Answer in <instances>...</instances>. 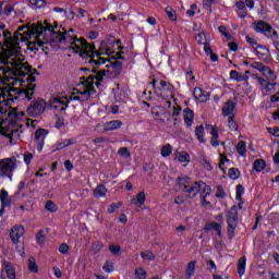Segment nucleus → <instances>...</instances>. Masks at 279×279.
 Listing matches in <instances>:
<instances>
[{"mask_svg":"<svg viewBox=\"0 0 279 279\" xmlns=\"http://www.w3.org/2000/svg\"><path fill=\"white\" fill-rule=\"evenodd\" d=\"M203 197H208V195H210V191H211V189H210V185H205V184H203Z\"/></svg>","mask_w":279,"mask_h":279,"instance_id":"052dcab7","label":"nucleus"},{"mask_svg":"<svg viewBox=\"0 0 279 279\" xmlns=\"http://www.w3.org/2000/svg\"><path fill=\"white\" fill-rule=\"evenodd\" d=\"M141 256L144 260H156V255L151 251H144L141 253Z\"/></svg>","mask_w":279,"mask_h":279,"instance_id":"ea45409f","label":"nucleus"},{"mask_svg":"<svg viewBox=\"0 0 279 279\" xmlns=\"http://www.w3.org/2000/svg\"><path fill=\"white\" fill-rule=\"evenodd\" d=\"M64 167H65L66 171H72L73 170V163L71 162V160H65L64 161Z\"/></svg>","mask_w":279,"mask_h":279,"instance_id":"774afa93","label":"nucleus"},{"mask_svg":"<svg viewBox=\"0 0 279 279\" xmlns=\"http://www.w3.org/2000/svg\"><path fill=\"white\" fill-rule=\"evenodd\" d=\"M109 251L111 254H113V256H119V254H121V246L111 244L109 245Z\"/></svg>","mask_w":279,"mask_h":279,"instance_id":"49530a36","label":"nucleus"},{"mask_svg":"<svg viewBox=\"0 0 279 279\" xmlns=\"http://www.w3.org/2000/svg\"><path fill=\"white\" fill-rule=\"evenodd\" d=\"M205 230H215L216 234L221 236V225H219L218 222L207 223L205 227Z\"/></svg>","mask_w":279,"mask_h":279,"instance_id":"c85d7f7f","label":"nucleus"},{"mask_svg":"<svg viewBox=\"0 0 279 279\" xmlns=\"http://www.w3.org/2000/svg\"><path fill=\"white\" fill-rule=\"evenodd\" d=\"M239 175H241V171L238 168L229 169V178L231 180H239Z\"/></svg>","mask_w":279,"mask_h":279,"instance_id":"a19ab883","label":"nucleus"},{"mask_svg":"<svg viewBox=\"0 0 279 279\" xmlns=\"http://www.w3.org/2000/svg\"><path fill=\"white\" fill-rule=\"evenodd\" d=\"M183 119L189 128L193 125L194 113L193 110L186 108L183 110Z\"/></svg>","mask_w":279,"mask_h":279,"instance_id":"393cba45","label":"nucleus"},{"mask_svg":"<svg viewBox=\"0 0 279 279\" xmlns=\"http://www.w3.org/2000/svg\"><path fill=\"white\" fill-rule=\"evenodd\" d=\"M0 278L16 279V270H14V266H12V263L8 260H2V270Z\"/></svg>","mask_w":279,"mask_h":279,"instance_id":"ddd939ff","label":"nucleus"},{"mask_svg":"<svg viewBox=\"0 0 279 279\" xmlns=\"http://www.w3.org/2000/svg\"><path fill=\"white\" fill-rule=\"evenodd\" d=\"M36 241H37L38 245H43L45 243V231H39L36 234Z\"/></svg>","mask_w":279,"mask_h":279,"instance_id":"5fc2aeb1","label":"nucleus"},{"mask_svg":"<svg viewBox=\"0 0 279 279\" xmlns=\"http://www.w3.org/2000/svg\"><path fill=\"white\" fill-rule=\"evenodd\" d=\"M251 66L252 69L259 71V73H262V75H264V77H266L268 82H276L277 80L276 73L274 72V70L269 69V66L264 65L260 62H253Z\"/></svg>","mask_w":279,"mask_h":279,"instance_id":"9b49d317","label":"nucleus"},{"mask_svg":"<svg viewBox=\"0 0 279 279\" xmlns=\"http://www.w3.org/2000/svg\"><path fill=\"white\" fill-rule=\"evenodd\" d=\"M117 101H123L125 99V93L118 90V94H116Z\"/></svg>","mask_w":279,"mask_h":279,"instance_id":"e2e57ef3","label":"nucleus"},{"mask_svg":"<svg viewBox=\"0 0 279 279\" xmlns=\"http://www.w3.org/2000/svg\"><path fill=\"white\" fill-rule=\"evenodd\" d=\"M14 11V5L12 4H7L3 9V12L5 14V16H10Z\"/></svg>","mask_w":279,"mask_h":279,"instance_id":"4d7b16f0","label":"nucleus"},{"mask_svg":"<svg viewBox=\"0 0 279 279\" xmlns=\"http://www.w3.org/2000/svg\"><path fill=\"white\" fill-rule=\"evenodd\" d=\"M228 162V157L223 154H220V162H219V168L223 169L222 167Z\"/></svg>","mask_w":279,"mask_h":279,"instance_id":"680f3d73","label":"nucleus"},{"mask_svg":"<svg viewBox=\"0 0 279 279\" xmlns=\"http://www.w3.org/2000/svg\"><path fill=\"white\" fill-rule=\"evenodd\" d=\"M227 223H228V227H227L228 239L232 241L234 239V231L239 226V211L236 209V206H233L228 210Z\"/></svg>","mask_w":279,"mask_h":279,"instance_id":"6e6552de","label":"nucleus"},{"mask_svg":"<svg viewBox=\"0 0 279 279\" xmlns=\"http://www.w3.org/2000/svg\"><path fill=\"white\" fill-rule=\"evenodd\" d=\"M106 193H108V189H106V185L99 184L94 190L95 197H106Z\"/></svg>","mask_w":279,"mask_h":279,"instance_id":"bb28decb","label":"nucleus"},{"mask_svg":"<svg viewBox=\"0 0 279 279\" xmlns=\"http://www.w3.org/2000/svg\"><path fill=\"white\" fill-rule=\"evenodd\" d=\"M179 186H183V193H187V197L190 199H195L197 197V193L202 191V186H204L203 181H196L191 183V179L189 177H179L178 178Z\"/></svg>","mask_w":279,"mask_h":279,"instance_id":"423d86ee","label":"nucleus"},{"mask_svg":"<svg viewBox=\"0 0 279 279\" xmlns=\"http://www.w3.org/2000/svg\"><path fill=\"white\" fill-rule=\"evenodd\" d=\"M175 156L179 162H191V155H189V153L186 151L177 153Z\"/></svg>","mask_w":279,"mask_h":279,"instance_id":"c756f323","label":"nucleus"},{"mask_svg":"<svg viewBox=\"0 0 279 279\" xmlns=\"http://www.w3.org/2000/svg\"><path fill=\"white\" fill-rule=\"evenodd\" d=\"M50 110H56V112H64L69 108V98L66 97H53L48 101Z\"/></svg>","mask_w":279,"mask_h":279,"instance_id":"9d476101","label":"nucleus"},{"mask_svg":"<svg viewBox=\"0 0 279 279\" xmlns=\"http://www.w3.org/2000/svg\"><path fill=\"white\" fill-rule=\"evenodd\" d=\"M231 80H235V82H247L250 77L245 74L239 73L236 70H232L230 72Z\"/></svg>","mask_w":279,"mask_h":279,"instance_id":"a878e982","label":"nucleus"},{"mask_svg":"<svg viewBox=\"0 0 279 279\" xmlns=\"http://www.w3.org/2000/svg\"><path fill=\"white\" fill-rule=\"evenodd\" d=\"M122 52H117L116 58L108 59L106 64V68L109 69L110 73H113L114 75H121V71H123V63H121L119 60H123Z\"/></svg>","mask_w":279,"mask_h":279,"instance_id":"1a4fd4ad","label":"nucleus"},{"mask_svg":"<svg viewBox=\"0 0 279 279\" xmlns=\"http://www.w3.org/2000/svg\"><path fill=\"white\" fill-rule=\"evenodd\" d=\"M88 46L92 47V50L87 52V58H83V60L85 64H92L94 66L92 69L93 73H97V69L108 62L109 59L101 56H110L112 53V44L101 41L98 50H96L95 44H88Z\"/></svg>","mask_w":279,"mask_h":279,"instance_id":"20e7f679","label":"nucleus"},{"mask_svg":"<svg viewBox=\"0 0 279 279\" xmlns=\"http://www.w3.org/2000/svg\"><path fill=\"white\" fill-rule=\"evenodd\" d=\"M228 128L229 130H231V132H236L239 130V124H236V120H234V117H229Z\"/></svg>","mask_w":279,"mask_h":279,"instance_id":"e433bc0d","label":"nucleus"},{"mask_svg":"<svg viewBox=\"0 0 279 279\" xmlns=\"http://www.w3.org/2000/svg\"><path fill=\"white\" fill-rule=\"evenodd\" d=\"M135 278L136 279H146L147 278V272L143 268H138L135 271Z\"/></svg>","mask_w":279,"mask_h":279,"instance_id":"8fccbe9b","label":"nucleus"},{"mask_svg":"<svg viewBox=\"0 0 279 279\" xmlns=\"http://www.w3.org/2000/svg\"><path fill=\"white\" fill-rule=\"evenodd\" d=\"M216 197H226V192H223V187L218 186V192L216 193Z\"/></svg>","mask_w":279,"mask_h":279,"instance_id":"338daca9","label":"nucleus"},{"mask_svg":"<svg viewBox=\"0 0 279 279\" xmlns=\"http://www.w3.org/2000/svg\"><path fill=\"white\" fill-rule=\"evenodd\" d=\"M265 167H266V163H265V160H263V159H257L253 163V169H254V171H257V172L263 171V169H265Z\"/></svg>","mask_w":279,"mask_h":279,"instance_id":"2f4dec72","label":"nucleus"},{"mask_svg":"<svg viewBox=\"0 0 279 279\" xmlns=\"http://www.w3.org/2000/svg\"><path fill=\"white\" fill-rule=\"evenodd\" d=\"M195 134H196L199 143H204V125L196 126Z\"/></svg>","mask_w":279,"mask_h":279,"instance_id":"58836bf2","label":"nucleus"},{"mask_svg":"<svg viewBox=\"0 0 279 279\" xmlns=\"http://www.w3.org/2000/svg\"><path fill=\"white\" fill-rule=\"evenodd\" d=\"M0 202L2 207H8L12 206V197L5 190L0 191Z\"/></svg>","mask_w":279,"mask_h":279,"instance_id":"aec40b11","label":"nucleus"},{"mask_svg":"<svg viewBox=\"0 0 279 279\" xmlns=\"http://www.w3.org/2000/svg\"><path fill=\"white\" fill-rule=\"evenodd\" d=\"M145 199H147V197L145 196V192H140L131 199V204H133L137 208H141V206L145 204Z\"/></svg>","mask_w":279,"mask_h":279,"instance_id":"4be33fe9","label":"nucleus"},{"mask_svg":"<svg viewBox=\"0 0 279 279\" xmlns=\"http://www.w3.org/2000/svg\"><path fill=\"white\" fill-rule=\"evenodd\" d=\"M104 271H107V274H110V271H114V264L110 260H107L102 267Z\"/></svg>","mask_w":279,"mask_h":279,"instance_id":"de8ad7c7","label":"nucleus"},{"mask_svg":"<svg viewBox=\"0 0 279 279\" xmlns=\"http://www.w3.org/2000/svg\"><path fill=\"white\" fill-rule=\"evenodd\" d=\"M93 254H99V252H101V250H104V243L102 242H94L92 244V247H90Z\"/></svg>","mask_w":279,"mask_h":279,"instance_id":"c9c22d12","label":"nucleus"},{"mask_svg":"<svg viewBox=\"0 0 279 279\" xmlns=\"http://www.w3.org/2000/svg\"><path fill=\"white\" fill-rule=\"evenodd\" d=\"M258 84L262 86V89L269 83V80H265L263 77H257Z\"/></svg>","mask_w":279,"mask_h":279,"instance_id":"0e129e2a","label":"nucleus"},{"mask_svg":"<svg viewBox=\"0 0 279 279\" xmlns=\"http://www.w3.org/2000/svg\"><path fill=\"white\" fill-rule=\"evenodd\" d=\"M31 5H35L36 8H45L47 2L45 0H29Z\"/></svg>","mask_w":279,"mask_h":279,"instance_id":"3c124183","label":"nucleus"},{"mask_svg":"<svg viewBox=\"0 0 279 279\" xmlns=\"http://www.w3.org/2000/svg\"><path fill=\"white\" fill-rule=\"evenodd\" d=\"M208 128L211 129V131H210V134H211L210 144L213 145V147L219 146V130H217V126L209 125Z\"/></svg>","mask_w":279,"mask_h":279,"instance_id":"b1692460","label":"nucleus"},{"mask_svg":"<svg viewBox=\"0 0 279 279\" xmlns=\"http://www.w3.org/2000/svg\"><path fill=\"white\" fill-rule=\"evenodd\" d=\"M25 234V227L23 225H15L11 230H10V238L12 243L16 245V243H20L21 238H23Z\"/></svg>","mask_w":279,"mask_h":279,"instance_id":"4468645a","label":"nucleus"},{"mask_svg":"<svg viewBox=\"0 0 279 279\" xmlns=\"http://www.w3.org/2000/svg\"><path fill=\"white\" fill-rule=\"evenodd\" d=\"M75 138H66L61 142H58L52 146V151H60V149H64V147H69L71 145H75Z\"/></svg>","mask_w":279,"mask_h":279,"instance_id":"6ab92c4d","label":"nucleus"},{"mask_svg":"<svg viewBox=\"0 0 279 279\" xmlns=\"http://www.w3.org/2000/svg\"><path fill=\"white\" fill-rule=\"evenodd\" d=\"M185 274L186 276H189V278H191L192 276H195V262H190L187 264Z\"/></svg>","mask_w":279,"mask_h":279,"instance_id":"4c0bfd02","label":"nucleus"},{"mask_svg":"<svg viewBox=\"0 0 279 279\" xmlns=\"http://www.w3.org/2000/svg\"><path fill=\"white\" fill-rule=\"evenodd\" d=\"M234 108H236V104L232 100H228L222 106V114L223 117H229V114H232L234 112Z\"/></svg>","mask_w":279,"mask_h":279,"instance_id":"5701e85b","label":"nucleus"},{"mask_svg":"<svg viewBox=\"0 0 279 279\" xmlns=\"http://www.w3.org/2000/svg\"><path fill=\"white\" fill-rule=\"evenodd\" d=\"M1 72V80L2 82L0 83V88L3 92L1 97H5V93H8V89L5 87H2L3 84H8L11 80H20V82H27V88H22V89H16L17 96L15 99H27L28 101L32 100V97H34V90L36 88V85H34V82H36V76L38 75V70L32 69V65H29V72L22 73V74H13V75H5ZM23 77H26L23 80Z\"/></svg>","mask_w":279,"mask_h":279,"instance_id":"7ed1b4c3","label":"nucleus"},{"mask_svg":"<svg viewBox=\"0 0 279 279\" xmlns=\"http://www.w3.org/2000/svg\"><path fill=\"white\" fill-rule=\"evenodd\" d=\"M46 210H49V213H57L58 211V206L54 205L53 202L47 201L45 205Z\"/></svg>","mask_w":279,"mask_h":279,"instance_id":"c03bdc74","label":"nucleus"},{"mask_svg":"<svg viewBox=\"0 0 279 279\" xmlns=\"http://www.w3.org/2000/svg\"><path fill=\"white\" fill-rule=\"evenodd\" d=\"M247 263V258L245 256H242L238 262V274L239 276L245 275V265Z\"/></svg>","mask_w":279,"mask_h":279,"instance_id":"cd10ccee","label":"nucleus"},{"mask_svg":"<svg viewBox=\"0 0 279 279\" xmlns=\"http://www.w3.org/2000/svg\"><path fill=\"white\" fill-rule=\"evenodd\" d=\"M201 165L206 169V171H213V165L206 158H202Z\"/></svg>","mask_w":279,"mask_h":279,"instance_id":"603ef678","label":"nucleus"},{"mask_svg":"<svg viewBox=\"0 0 279 279\" xmlns=\"http://www.w3.org/2000/svg\"><path fill=\"white\" fill-rule=\"evenodd\" d=\"M43 24V28L51 27L50 31H41L40 38L37 37V47H43V45H47V43L51 40H59L62 43L64 40L70 45V49L73 53H78L80 58H88V52L92 51V47L88 46V41L84 37L77 38L76 35L73 34V29L68 33H62L60 31H56L58 25L53 27V25L49 24L45 21Z\"/></svg>","mask_w":279,"mask_h":279,"instance_id":"f03ea898","label":"nucleus"},{"mask_svg":"<svg viewBox=\"0 0 279 279\" xmlns=\"http://www.w3.org/2000/svg\"><path fill=\"white\" fill-rule=\"evenodd\" d=\"M59 252L61 254H69V245L66 243H63L59 246Z\"/></svg>","mask_w":279,"mask_h":279,"instance_id":"bf43d9fd","label":"nucleus"},{"mask_svg":"<svg viewBox=\"0 0 279 279\" xmlns=\"http://www.w3.org/2000/svg\"><path fill=\"white\" fill-rule=\"evenodd\" d=\"M264 95H271L274 90H276V83H271L268 81V84L262 88Z\"/></svg>","mask_w":279,"mask_h":279,"instance_id":"7c9ffc66","label":"nucleus"},{"mask_svg":"<svg viewBox=\"0 0 279 279\" xmlns=\"http://www.w3.org/2000/svg\"><path fill=\"white\" fill-rule=\"evenodd\" d=\"M16 157L4 158L0 160V171L3 175H8V173H13L14 169H16Z\"/></svg>","mask_w":279,"mask_h":279,"instance_id":"f8f14e48","label":"nucleus"},{"mask_svg":"<svg viewBox=\"0 0 279 279\" xmlns=\"http://www.w3.org/2000/svg\"><path fill=\"white\" fill-rule=\"evenodd\" d=\"M119 156H121L122 158H131L132 154L130 153V150L128 149V147H121L118 150Z\"/></svg>","mask_w":279,"mask_h":279,"instance_id":"37998d69","label":"nucleus"},{"mask_svg":"<svg viewBox=\"0 0 279 279\" xmlns=\"http://www.w3.org/2000/svg\"><path fill=\"white\" fill-rule=\"evenodd\" d=\"M45 138H47V130L38 129L35 132V141L37 143V151H43V147L45 145Z\"/></svg>","mask_w":279,"mask_h":279,"instance_id":"dca6fc26","label":"nucleus"},{"mask_svg":"<svg viewBox=\"0 0 279 279\" xmlns=\"http://www.w3.org/2000/svg\"><path fill=\"white\" fill-rule=\"evenodd\" d=\"M43 32H51L50 26L43 27V22H37L27 26H21L12 36L10 31H3L4 45L1 53V64L8 66L0 68L2 75H22L29 73V63L25 60V56L21 53V43H26L29 38H38L43 36Z\"/></svg>","mask_w":279,"mask_h":279,"instance_id":"f257e3e1","label":"nucleus"},{"mask_svg":"<svg viewBox=\"0 0 279 279\" xmlns=\"http://www.w3.org/2000/svg\"><path fill=\"white\" fill-rule=\"evenodd\" d=\"M195 40H196V43H198V45H205L206 44V35L204 33H199L198 35H196Z\"/></svg>","mask_w":279,"mask_h":279,"instance_id":"6e6d98bb","label":"nucleus"},{"mask_svg":"<svg viewBox=\"0 0 279 279\" xmlns=\"http://www.w3.org/2000/svg\"><path fill=\"white\" fill-rule=\"evenodd\" d=\"M121 206H123V203H121V202L112 203L111 205H109L107 207V213L109 215H112L113 213H117V210H119V208H121Z\"/></svg>","mask_w":279,"mask_h":279,"instance_id":"473e14b6","label":"nucleus"},{"mask_svg":"<svg viewBox=\"0 0 279 279\" xmlns=\"http://www.w3.org/2000/svg\"><path fill=\"white\" fill-rule=\"evenodd\" d=\"M247 151L245 142L241 141L238 143V154H240V156H245Z\"/></svg>","mask_w":279,"mask_h":279,"instance_id":"79ce46f5","label":"nucleus"},{"mask_svg":"<svg viewBox=\"0 0 279 279\" xmlns=\"http://www.w3.org/2000/svg\"><path fill=\"white\" fill-rule=\"evenodd\" d=\"M245 38L246 43H248V45L255 49L257 56H267V53H269V49H267L265 46H260L258 41L254 39V37L247 35Z\"/></svg>","mask_w":279,"mask_h":279,"instance_id":"2eb2a0df","label":"nucleus"},{"mask_svg":"<svg viewBox=\"0 0 279 279\" xmlns=\"http://www.w3.org/2000/svg\"><path fill=\"white\" fill-rule=\"evenodd\" d=\"M194 97L198 101H208L209 94L201 87H196L194 88Z\"/></svg>","mask_w":279,"mask_h":279,"instance_id":"412c9836","label":"nucleus"},{"mask_svg":"<svg viewBox=\"0 0 279 279\" xmlns=\"http://www.w3.org/2000/svg\"><path fill=\"white\" fill-rule=\"evenodd\" d=\"M180 112H182V107L180 106L173 107L172 117H180Z\"/></svg>","mask_w":279,"mask_h":279,"instance_id":"69168bd1","label":"nucleus"},{"mask_svg":"<svg viewBox=\"0 0 279 279\" xmlns=\"http://www.w3.org/2000/svg\"><path fill=\"white\" fill-rule=\"evenodd\" d=\"M28 269L33 274H38V265H36V258H34V257L28 258Z\"/></svg>","mask_w":279,"mask_h":279,"instance_id":"f704fd0d","label":"nucleus"},{"mask_svg":"<svg viewBox=\"0 0 279 279\" xmlns=\"http://www.w3.org/2000/svg\"><path fill=\"white\" fill-rule=\"evenodd\" d=\"M166 14L172 20V21H177V16H175V10H173L171 7H167L166 8Z\"/></svg>","mask_w":279,"mask_h":279,"instance_id":"864d4df0","label":"nucleus"},{"mask_svg":"<svg viewBox=\"0 0 279 279\" xmlns=\"http://www.w3.org/2000/svg\"><path fill=\"white\" fill-rule=\"evenodd\" d=\"M33 158H34V155L32 153L29 151L24 153V162L26 165H29Z\"/></svg>","mask_w":279,"mask_h":279,"instance_id":"13d9d810","label":"nucleus"},{"mask_svg":"<svg viewBox=\"0 0 279 279\" xmlns=\"http://www.w3.org/2000/svg\"><path fill=\"white\" fill-rule=\"evenodd\" d=\"M215 3V0H203V7L205 10H208L209 13L213 12V4Z\"/></svg>","mask_w":279,"mask_h":279,"instance_id":"09e8293b","label":"nucleus"},{"mask_svg":"<svg viewBox=\"0 0 279 279\" xmlns=\"http://www.w3.org/2000/svg\"><path fill=\"white\" fill-rule=\"evenodd\" d=\"M104 77H106V70H100L95 75H89L83 85V90H80L78 96H75L74 99H78L80 101H88L90 96L95 95V86L98 88L101 87Z\"/></svg>","mask_w":279,"mask_h":279,"instance_id":"39448f33","label":"nucleus"},{"mask_svg":"<svg viewBox=\"0 0 279 279\" xmlns=\"http://www.w3.org/2000/svg\"><path fill=\"white\" fill-rule=\"evenodd\" d=\"M150 85L155 89L156 95L162 97L163 99H173V93L175 87L171 85V83H167L166 81H160L159 84L156 86V80L150 82Z\"/></svg>","mask_w":279,"mask_h":279,"instance_id":"0eeeda50","label":"nucleus"},{"mask_svg":"<svg viewBox=\"0 0 279 279\" xmlns=\"http://www.w3.org/2000/svg\"><path fill=\"white\" fill-rule=\"evenodd\" d=\"M243 193H245V187H243L241 184L236 185V195H235V199L238 202H241V197H243Z\"/></svg>","mask_w":279,"mask_h":279,"instance_id":"a18cd8bd","label":"nucleus"},{"mask_svg":"<svg viewBox=\"0 0 279 279\" xmlns=\"http://www.w3.org/2000/svg\"><path fill=\"white\" fill-rule=\"evenodd\" d=\"M123 125L121 120H111L102 125L104 132H114V130H120Z\"/></svg>","mask_w":279,"mask_h":279,"instance_id":"a211bd4d","label":"nucleus"},{"mask_svg":"<svg viewBox=\"0 0 279 279\" xmlns=\"http://www.w3.org/2000/svg\"><path fill=\"white\" fill-rule=\"evenodd\" d=\"M47 108V102L44 99L35 101L31 107H28V112H34L35 114H43Z\"/></svg>","mask_w":279,"mask_h":279,"instance_id":"f3484780","label":"nucleus"},{"mask_svg":"<svg viewBox=\"0 0 279 279\" xmlns=\"http://www.w3.org/2000/svg\"><path fill=\"white\" fill-rule=\"evenodd\" d=\"M172 151H173V147L171 146V144H166L165 146L161 147V156L163 158L171 156Z\"/></svg>","mask_w":279,"mask_h":279,"instance_id":"72a5a7b5","label":"nucleus"}]
</instances>
